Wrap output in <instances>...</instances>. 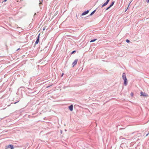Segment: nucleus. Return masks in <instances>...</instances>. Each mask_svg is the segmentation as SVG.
<instances>
[{
  "label": "nucleus",
  "instance_id": "1",
  "mask_svg": "<svg viewBox=\"0 0 149 149\" xmlns=\"http://www.w3.org/2000/svg\"><path fill=\"white\" fill-rule=\"evenodd\" d=\"M122 78L124 80V84L125 86H126L127 84V79L126 78V74L125 73H123L122 75Z\"/></svg>",
  "mask_w": 149,
  "mask_h": 149
},
{
  "label": "nucleus",
  "instance_id": "2",
  "mask_svg": "<svg viewBox=\"0 0 149 149\" xmlns=\"http://www.w3.org/2000/svg\"><path fill=\"white\" fill-rule=\"evenodd\" d=\"M78 60L76 59L74 60V62L72 63V67H74L77 64L78 62Z\"/></svg>",
  "mask_w": 149,
  "mask_h": 149
},
{
  "label": "nucleus",
  "instance_id": "3",
  "mask_svg": "<svg viewBox=\"0 0 149 149\" xmlns=\"http://www.w3.org/2000/svg\"><path fill=\"white\" fill-rule=\"evenodd\" d=\"M141 96H142L144 97H148V95L146 93H143L142 91L141 92Z\"/></svg>",
  "mask_w": 149,
  "mask_h": 149
},
{
  "label": "nucleus",
  "instance_id": "4",
  "mask_svg": "<svg viewBox=\"0 0 149 149\" xmlns=\"http://www.w3.org/2000/svg\"><path fill=\"white\" fill-rule=\"evenodd\" d=\"M40 33H39L38 35V37H37V38L35 42V45H36V44H37L38 42H39V36H40Z\"/></svg>",
  "mask_w": 149,
  "mask_h": 149
},
{
  "label": "nucleus",
  "instance_id": "5",
  "mask_svg": "<svg viewBox=\"0 0 149 149\" xmlns=\"http://www.w3.org/2000/svg\"><path fill=\"white\" fill-rule=\"evenodd\" d=\"M89 12V10H87L86 11H84V12L83 13L81 14V15H85L87 14V13H88Z\"/></svg>",
  "mask_w": 149,
  "mask_h": 149
},
{
  "label": "nucleus",
  "instance_id": "6",
  "mask_svg": "<svg viewBox=\"0 0 149 149\" xmlns=\"http://www.w3.org/2000/svg\"><path fill=\"white\" fill-rule=\"evenodd\" d=\"M69 110L71 111H72L73 109V106L72 105H71L69 107Z\"/></svg>",
  "mask_w": 149,
  "mask_h": 149
},
{
  "label": "nucleus",
  "instance_id": "7",
  "mask_svg": "<svg viewBox=\"0 0 149 149\" xmlns=\"http://www.w3.org/2000/svg\"><path fill=\"white\" fill-rule=\"evenodd\" d=\"M8 148H10L11 149H13L14 147L13 145L10 144L8 146Z\"/></svg>",
  "mask_w": 149,
  "mask_h": 149
},
{
  "label": "nucleus",
  "instance_id": "8",
  "mask_svg": "<svg viewBox=\"0 0 149 149\" xmlns=\"http://www.w3.org/2000/svg\"><path fill=\"white\" fill-rule=\"evenodd\" d=\"M108 3H107V2L106 1L104 4L102 5V7H103L106 6V5H107V4Z\"/></svg>",
  "mask_w": 149,
  "mask_h": 149
},
{
  "label": "nucleus",
  "instance_id": "9",
  "mask_svg": "<svg viewBox=\"0 0 149 149\" xmlns=\"http://www.w3.org/2000/svg\"><path fill=\"white\" fill-rule=\"evenodd\" d=\"M96 10H95L94 11H93L90 14V15L91 16L95 12Z\"/></svg>",
  "mask_w": 149,
  "mask_h": 149
},
{
  "label": "nucleus",
  "instance_id": "10",
  "mask_svg": "<svg viewBox=\"0 0 149 149\" xmlns=\"http://www.w3.org/2000/svg\"><path fill=\"white\" fill-rule=\"evenodd\" d=\"M114 1H113L111 3V4L110 5V7H111L112 6H113V5L114 4Z\"/></svg>",
  "mask_w": 149,
  "mask_h": 149
},
{
  "label": "nucleus",
  "instance_id": "11",
  "mask_svg": "<svg viewBox=\"0 0 149 149\" xmlns=\"http://www.w3.org/2000/svg\"><path fill=\"white\" fill-rule=\"evenodd\" d=\"M97 39H95L91 40L90 42H93L95 41Z\"/></svg>",
  "mask_w": 149,
  "mask_h": 149
},
{
  "label": "nucleus",
  "instance_id": "12",
  "mask_svg": "<svg viewBox=\"0 0 149 149\" xmlns=\"http://www.w3.org/2000/svg\"><path fill=\"white\" fill-rule=\"evenodd\" d=\"M126 42L127 43H129L130 42V41L128 39H127L126 40Z\"/></svg>",
  "mask_w": 149,
  "mask_h": 149
},
{
  "label": "nucleus",
  "instance_id": "13",
  "mask_svg": "<svg viewBox=\"0 0 149 149\" xmlns=\"http://www.w3.org/2000/svg\"><path fill=\"white\" fill-rule=\"evenodd\" d=\"M76 52V50H74L71 53V54H73L75 52Z\"/></svg>",
  "mask_w": 149,
  "mask_h": 149
},
{
  "label": "nucleus",
  "instance_id": "14",
  "mask_svg": "<svg viewBox=\"0 0 149 149\" xmlns=\"http://www.w3.org/2000/svg\"><path fill=\"white\" fill-rule=\"evenodd\" d=\"M46 26H45L43 27V31H44V30L46 28Z\"/></svg>",
  "mask_w": 149,
  "mask_h": 149
},
{
  "label": "nucleus",
  "instance_id": "15",
  "mask_svg": "<svg viewBox=\"0 0 149 149\" xmlns=\"http://www.w3.org/2000/svg\"><path fill=\"white\" fill-rule=\"evenodd\" d=\"M41 1H40V3H39L40 5L41 4H42V2L43 1V0H41Z\"/></svg>",
  "mask_w": 149,
  "mask_h": 149
},
{
  "label": "nucleus",
  "instance_id": "16",
  "mask_svg": "<svg viewBox=\"0 0 149 149\" xmlns=\"http://www.w3.org/2000/svg\"><path fill=\"white\" fill-rule=\"evenodd\" d=\"M111 7H110V6H109L106 9V10H108L110 8H111Z\"/></svg>",
  "mask_w": 149,
  "mask_h": 149
},
{
  "label": "nucleus",
  "instance_id": "17",
  "mask_svg": "<svg viewBox=\"0 0 149 149\" xmlns=\"http://www.w3.org/2000/svg\"><path fill=\"white\" fill-rule=\"evenodd\" d=\"M131 96H133V93H131Z\"/></svg>",
  "mask_w": 149,
  "mask_h": 149
},
{
  "label": "nucleus",
  "instance_id": "18",
  "mask_svg": "<svg viewBox=\"0 0 149 149\" xmlns=\"http://www.w3.org/2000/svg\"><path fill=\"white\" fill-rule=\"evenodd\" d=\"M110 0H107L106 1L108 3L109 1Z\"/></svg>",
  "mask_w": 149,
  "mask_h": 149
},
{
  "label": "nucleus",
  "instance_id": "19",
  "mask_svg": "<svg viewBox=\"0 0 149 149\" xmlns=\"http://www.w3.org/2000/svg\"><path fill=\"white\" fill-rule=\"evenodd\" d=\"M20 49V48H18L17 50H16V51H17L19 50V49Z\"/></svg>",
  "mask_w": 149,
  "mask_h": 149
},
{
  "label": "nucleus",
  "instance_id": "20",
  "mask_svg": "<svg viewBox=\"0 0 149 149\" xmlns=\"http://www.w3.org/2000/svg\"><path fill=\"white\" fill-rule=\"evenodd\" d=\"M63 75V73L62 74H61V77H62Z\"/></svg>",
  "mask_w": 149,
  "mask_h": 149
},
{
  "label": "nucleus",
  "instance_id": "21",
  "mask_svg": "<svg viewBox=\"0 0 149 149\" xmlns=\"http://www.w3.org/2000/svg\"><path fill=\"white\" fill-rule=\"evenodd\" d=\"M131 2H130V3H129V5H128V7H129V5H130V3Z\"/></svg>",
  "mask_w": 149,
  "mask_h": 149
},
{
  "label": "nucleus",
  "instance_id": "22",
  "mask_svg": "<svg viewBox=\"0 0 149 149\" xmlns=\"http://www.w3.org/2000/svg\"><path fill=\"white\" fill-rule=\"evenodd\" d=\"M7 1V0H4V1L6 2Z\"/></svg>",
  "mask_w": 149,
  "mask_h": 149
},
{
  "label": "nucleus",
  "instance_id": "23",
  "mask_svg": "<svg viewBox=\"0 0 149 149\" xmlns=\"http://www.w3.org/2000/svg\"><path fill=\"white\" fill-rule=\"evenodd\" d=\"M147 2H148V3H149V0H148V1H147Z\"/></svg>",
  "mask_w": 149,
  "mask_h": 149
},
{
  "label": "nucleus",
  "instance_id": "24",
  "mask_svg": "<svg viewBox=\"0 0 149 149\" xmlns=\"http://www.w3.org/2000/svg\"><path fill=\"white\" fill-rule=\"evenodd\" d=\"M18 102V101H17V102H15V103H15V104H16V103L17 102Z\"/></svg>",
  "mask_w": 149,
  "mask_h": 149
},
{
  "label": "nucleus",
  "instance_id": "25",
  "mask_svg": "<svg viewBox=\"0 0 149 149\" xmlns=\"http://www.w3.org/2000/svg\"><path fill=\"white\" fill-rule=\"evenodd\" d=\"M149 134V133H148V134H147V135H146V136H147Z\"/></svg>",
  "mask_w": 149,
  "mask_h": 149
},
{
  "label": "nucleus",
  "instance_id": "26",
  "mask_svg": "<svg viewBox=\"0 0 149 149\" xmlns=\"http://www.w3.org/2000/svg\"><path fill=\"white\" fill-rule=\"evenodd\" d=\"M127 9H126V10L125 11H127Z\"/></svg>",
  "mask_w": 149,
  "mask_h": 149
}]
</instances>
